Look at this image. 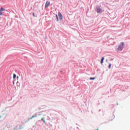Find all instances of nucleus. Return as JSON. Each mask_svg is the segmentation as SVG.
<instances>
[{
	"label": "nucleus",
	"instance_id": "39448f33",
	"mask_svg": "<svg viewBox=\"0 0 130 130\" xmlns=\"http://www.w3.org/2000/svg\"><path fill=\"white\" fill-rule=\"evenodd\" d=\"M104 59V57H102V58H101V60L100 61V63L101 64L103 63Z\"/></svg>",
	"mask_w": 130,
	"mask_h": 130
},
{
	"label": "nucleus",
	"instance_id": "9d476101",
	"mask_svg": "<svg viewBox=\"0 0 130 130\" xmlns=\"http://www.w3.org/2000/svg\"><path fill=\"white\" fill-rule=\"evenodd\" d=\"M56 20L58 21V17H57V15H56Z\"/></svg>",
	"mask_w": 130,
	"mask_h": 130
},
{
	"label": "nucleus",
	"instance_id": "9b49d317",
	"mask_svg": "<svg viewBox=\"0 0 130 130\" xmlns=\"http://www.w3.org/2000/svg\"><path fill=\"white\" fill-rule=\"evenodd\" d=\"M111 64H109V66H108V68L109 69H110L111 68Z\"/></svg>",
	"mask_w": 130,
	"mask_h": 130
},
{
	"label": "nucleus",
	"instance_id": "1a4fd4ad",
	"mask_svg": "<svg viewBox=\"0 0 130 130\" xmlns=\"http://www.w3.org/2000/svg\"><path fill=\"white\" fill-rule=\"evenodd\" d=\"M1 10L2 11H5V9H4V8H1Z\"/></svg>",
	"mask_w": 130,
	"mask_h": 130
},
{
	"label": "nucleus",
	"instance_id": "ddd939ff",
	"mask_svg": "<svg viewBox=\"0 0 130 130\" xmlns=\"http://www.w3.org/2000/svg\"><path fill=\"white\" fill-rule=\"evenodd\" d=\"M32 16H33L34 17H35V13H32Z\"/></svg>",
	"mask_w": 130,
	"mask_h": 130
},
{
	"label": "nucleus",
	"instance_id": "f3484780",
	"mask_svg": "<svg viewBox=\"0 0 130 130\" xmlns=\"http://www.w3.org/2000/svg\"><path fill=\"white\" fill-rule=\"evenodd\" d=\"M96 130H99V129H96Z\"/></svg>",
	"mask_w": 130,
	"mask_h": 130
},
{
	"label": "nucleus",
	"instance_id": "20e7f679",
	"mask_svg": "<svg viewBox=\"0 0 130 130\" xmlns=\"http://www.w3.org/2000/svg\"><path fill=\"white\" fill-rule=\"evenodd\" d=\"M58 17H59L60 20L63 19V16H62V14L60 13V12L58 13Z\"/></svg>",
	"mask_w": 130,
	"mask_h": 130
},
{
	"label": "nucleus",
	"instance_id": "7ed1b4c3",
	"mask_svg": "<svg viewBox=\"0 0 130 130\" xmlns=\"http://www.w3.org/2000/svg\"><path fill=\"white\" fill-rule=\"evenodd\" d=\"M50 4V2H49V1H47V2H46V4H45V8H48V7L49 6Z\"/></svg>",
	"mask_w": 130,
	"mask_h": 130
},
{
	"label": "nucleus",
	"instance_id": "2eb2a0df",
	"mask_svg": "<svg viewBox=\"0 0 130 130\" xmlns=\"http://www.w3.org/2000/svg\"><path fill=\"white\" fill-rule=\"evenodd\" d=\"M3 15V12H1V15Z\"/></svg>",
	"mask_w": 130,
	"mask_h": 130
},
{
	"label": "nucleus",
	"instance_id": "423d86ee",
	"mask_svg": "<svg viewBox=\"0 0 130 130\" xmlns=\"http://www.w3.org/2000/svg\"><path fill=\"white\" fill-rule=\"evenodd\" d=\"M37 117V115L32 116L31 117V118H30V119H32V118H34L35 117Z\"/></svg>",
	"mask_w": 130,
	"mask_h": 130
},
{
	"label": "nucleus",
	"instance_id": "dca6fc26",
	"mask_svg": "<svg viewBox=\"0 0 130 130\" xmlns=\"http://www.w3.org/2000/svg\"><path fill=\"white\" fill-rule=\"evenodd\" d=\"M14 84V81H13V84Z\"/></svg>",
	"mask_w": 130,
	"mask_h": 130
},
{
	"label": "nucleus",
	"instance_id": "f8f14e48",
	"mask_svg": "<svg viewBox=\"0 0 130 130\" xmlns=\"http://www.w3.org/2000/svg\"><path fill=\"white\" fill-rule=\"evenodd\" d=\"M41 120L42 121H43V122L45 123V121H44V120L43 119V118H42Z\"/></svg>",
	"mask_w": 130,
	"mask_h": 130
},
{
	"label": "nucleus",
	"instance_id": "4468645a",
	"mask_svg": "<svg viewBox=\"0 0 130 130\" xmlns=\"http://www.w3.org/2000/svg\"><path fill=\"white\" fill-rule=\"evenodd\" d=\"M14 130H17V128L16 127H14Z\"/></svg>",
	"mask_w": 130,
	"mask_h": 130
},
{
	"label": "nucleus",
	"instance_id": "6e6552de",
	"mask_svg": "<svg viewBox=\"0 0 130 130\" xmlns=\"http://www.w3.org/2000/svg\"><path fill=\"white\" fill-rule=\"evenodd\" d=\"M16 77L17 76L16 75V74H13V79L16 78Z\"/></svg>",
	"mask_w": 130,
	"mask_h": 130
},
{
	"label": "nucleus",
	"instance_id": "f257e3e1",
	"mask_svg": "<svg viewBox=\"0 0 130 130\" xmlns=\"http://www.w3.org/2000/svg\"><path fill=\"white\" fill-rule=\"evenodd\" d=\"M124 48V43L121 42V46H119V47H118V48H117V50H118V51H121Z\"/></svg>",
	"mask_w": 130,
	"mask_h": 130
},
{
	"label": "nucleus",
	"instance_id": "f03ea898",
	"mask_svg": "<svg viewBox=\"0 0 130 130\" xmlns=\"http://www.w3.org/2000/svg\"><path fill=\"white\" fill-rule=\"evenodd\" d=\"M95 11H96V13H102V10L99 7L96 8L95 9Z\"/></svg>",
	"mask_w": 130,
	"mask_h": 130
},
{
	"label": "nucleus",
	"instance_id": "0eeeda50",
	"mask_svg": "<svg viewBox=\"0 0 130 130\" xmlns=\"http://www.w3.org/2000/svg\"><path fill=\"white\" fill-rule=\"evenodd\" d=\"M95 77H90V78L89 79L90 80H95Z\"/></svg>",
	"mask_w": 130,
	"mask_h": 130
}]
</instances>
